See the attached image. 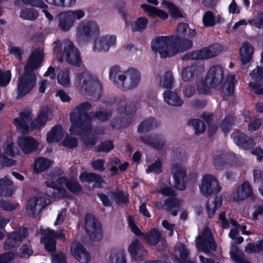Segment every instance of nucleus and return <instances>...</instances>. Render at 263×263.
<instances>
[{"instance_id": "f257e3e1", "label": "nucleus", "mask_w": 263, "mask_h": 263, "mask_svg": "<svg viewBox=\"0 0 263 263\" xmlns=\"http://www.w3.org/2000/svg\"><path fill=\"white\" fill-rule=\"evenodd\" d=\"M89 102H84L77 106L74 111L70 114V121L71 127L69 129L71 134L81 135L91 129L92 119H97L104 122L109 120L112 115L110 110H100L87 112L92 108Z\"/></svg>"}, {"instance_id": "f03ea898", "label": "nucleus", "mask_w": 263, "mask_h": 263, "mask_svg": "<svg viewBox=\"0 0 263 263\" xmlns=\"http://www.w3.org/2000/svg\"><path fill=\"white\" fill-rule=\"evenodd\" d=\"M44 57V51L40 48H36L30 54L24 66V72L18 77L17 81V99L24 98L35 86L36 76L34 70L41 67Z\"/></svg>"}, {"instance_id": "7ed1b4c3", "label": "nucleus", "mask_w": 263, "mask_h": 263, "mask_svg": "<svg viewBox=\"0 0 263 263\" xmlns=\"http://www.w3.org/2000/svg\"><path fill=\"white\" fill-rule=\"evenodd\" d=\"M167 36L156 37L151 42V48L155 53H158L161 58L172 57L179 51L184 52L192 48L191 38L175 37Z\"/></svg>"}, {"instance_id": "20e7f679", "label": "nucleus", "mask_w": 263, "mask_h": 263, "mask_svg": "<svg viewBox=\"0 0 263 263\" xmlns=\"http://www.w3.org/2000/svg\"><path fill=\"white\" fill-rule=\"evenodd\" d=\"M77 87L82 93L89 96L95 95L100 96L102 86L95 76L88 71H83L77 74L76 77Z\"/></svg>"}, {"instance_id": "39448f33", "label": "nucleus", "mask_w": 263, "mask_h": 263, "mask_svg": "<svg viewBox=\"0 0 263 263\" xmlns=\"http://www.w3.org/2000/svg\"><path fill=\"white\" fill-rule=\"evenodd\" d=\"M100 28L94 21H84L77 26L76 37L79 42L89 41L91 37H97L99 35Z\"/></svg>"}, {"instance_id": "423d86ee", "label": "nucleus", "mask_w": 263, "mask_h": 263, "mask_svg": "<svg viewBox=\"0 0 263 263\" xmlns=\"http://www.w3.org/2000/svg\"><path fill=\"white\" fill-rule=\"evenodd\" d=\"M85 229L91 240L99 241L102 238V226L91 214L87 213L84 218Z\"/></svg>"}, {"instance_id": "0eeeda50", "label": "nucleus", "mask_w": 263, "mask_h": 263, "mask_svg": "<svg viewBox=\"0 0 263 263\" xmlns=\"http://www.w3.org/2000/svg\"><path fill=\"white\" fill-rule=\"evenodd\" d=\"M126 74L129 77L130 83L128 84L127 83L126 76L124 74H120L118 77V80L121 82L119 85L118 82L117 83H114L117 84V86L123 89V90H126L128 89H133L136 87L139 83L141 74L140 72L134 68H129L126 72Z\"/></svg>"}, {"instance_id": "6e6552de", "label": "nucleus", "mask_w": 263, "mask_h": 263, "mask_svg": "<svg viewBox=\"0 0 263 263\" xmlns=\"http://www.w3.org/2000/svg\"><path fill=\"white\" fill-rule=\"evenodd\" d=\"M221 189L219 183L215 177L205 174L202 180L200 190L203 195L208 197L210 195L217 194Z\"/></svg>"}, {"instance_id": "1a4fd4ad", "label": "nucleus", "mask_w": 263, "mask_h": 263, "mask_svg": "<svg viewBox=\"0 0 263 263\" xmlns=\"http://www.w3.org/2000/svg\"><path fill=\"white\" fill-rule=\"evenodd\" d=\"M28 231V229L24 227L22 229L9 234L4 242V249L8 251L18 247L22 243L23 240L27 237Z\"/></svg>"}, {"instance_id": "9d476101", "label": "nucleus", "mask_w": 263, "mask_h": 263, "mask_svg": "<svg viewBox=\"0 0 263 263\" xmlns=\"http://www.w3.org/2000/svg\"><path fill=\"white\" fill-rule=\"evenodd\" d=\"M206 81L214 88H217L222 83L224 75L223 68L219 65L212 66L206 73Z\"/></svg>"}, {"instance_id": "9b49d317", "label": "nucleus", "mask_w": 263, "mask_h": 263, "mask_svg": "<svg viewBox=\"0 0 263 263\" xmlns=\"http://www.w3.org/2000/svg\"><path fill=\"white\" fill-rule=\"evenodd\" d=\"M32 117L29 111H23L20 113V117L14 119V124L17 130L22 134H28L31 129Z\"/></svg>"}, {"instance_id": "f8f14e48", "label": "nucleus", "mask_w": 263, "mask_h": 263, "mask_svg": "<svg viewBox=\"0 0 263 263\" xmlns=\"http://www.w3.org/2000/svg\"><path fill=\"white\" fill-rule=\"evenodd\" d=\"M171 173L174 180L175 187L180 191L184 190L187 184L185 180L186 176V169L179 165H174L171 169Z\"/></svg>"}, {"instance_id": "ddd939ff", "label": "nucleus", "mask_w": 263, "mask_h": 263, "mask_svg": "<svg viewBox=\"0 0 263 263\" xmlns=\"http://www.w3.org/2000/svg\"><path fill=\"white\" fill-rule=\"evenodd\" d=\"M63 52L68 63L80 67L82 63L81 54L78 49L69 42L64 48Z\"/></svg>"}, {"instance_id": "4468645a", "label": "nucleus", "mask_w": 263, "mask_h": 263, "mask_svg": "<svg viewBox=\"0 0 263 263\" xmlns=\"http://www.w3.org/2000/svg\"><path fill=\"white\" fill-rule=\"evenodd\" d=\"M18 145L25 154H30L36 151L39 143L32 137L21 136L18 138Z\"/></svg>"}, {"instance_id": "2eb2a0df", "label": "nucleus", "mask_w": 263, "mask_h": 263, "mask_svg": "<svg viewBox=\"0 0 263 263\" xmlns=\"http://www.w3.org/2000/svg\"><path fill=\"white\" fill-rule=\"evenodd\" d=\"M70 252L74 258L80 263H88L90 260L89 253L79 241H73Z\"/></svg>"}, {"instance_id": "dca6fc26", "label": "nucleus", "mask_w": 263, "mask_h": 263, "mask_svg": "<svg viewBox=\"0 0 263 263\" xmlns=\"http://www.w3.org/2000/svg\"><path fill=\"white\" fill-rule=\"evenodd\" d=\"M140 140L141 142L151 147L157 149L162 150L166 143L164 136L160 134H156L154 136H141Z\"/></svg>"}, {"instance_id": "f3484780", "label": "nucleus", "mask_w": 263, "mask_h": 263, "mask_svg": "<svg viewBox=\"0 0 263 263\" xmlns=\"http://www.w3.org/2000/svg\"><path fill=\"white\" fill-rule=\"evenodd\" d=\"M196 245L199 250L204 252L209 251L208 246L209 248L212 251H215L217 248V244L210 232L209 236L205 233H204V237L198 236L196 238Z\"/></svg>"}, {"instance_id": "a211bd4d", "label": "nucleus", "mask_w": 263, "mask_h": 263, "mask_svg": "<svg viewBox=\"0 0 263 263\" xmlns=\"http://www.w3.org/2000/svg\"><path fill=\"white\" fill-rule=\"evenodd\" d=\"M232 136L234 143L240 148L250 149L254 146L253 139L240 131L233 133Z\"/></svg>"}, {"instance_id": "6ab92c4d", "label": "nucleus", "mask_w": 263, "mask_h": 263, "mask_svg": "<svg viewBox=\"0 0 263 263\" xmlns=\"http://www.w3.org/2000/svg\"><path fill=\"white\" fill-rule=\"evenodd\" d=\"M79 179L82 182H94L93 188L101 189L102 187V184L106 183L101 175L95 173L82 172L79 176Z\"/></svg>"}, {"instance_id": "aec40b11", "label": "nucleus", "mask_w": 263, "mask_h": 263, "mask_svg": "<svg viewBox=\"0 0 263 263\" xmlns=\"http://www.w3.org/2000/svg\"><path fill=\"white\" fill-rule=\"evenodd\" d=\"M161 122L157 119L149 117L144 119L138 126L137 132L139 134L149 133L150 131L159 128Z\"/></svg>"}, {"instance_id": "412c9836", "label": "nucleus", "mask_w": 263, "mask_h": 263, "mask_svg": "<svg viewBox=\"0 0 263 263\" xmlns=\"http://www.w3.org/2000/svg\"><path fill=\"white\" fill-rule=\"evenodd\" d=\"M204 66L197 64L184 68L182 70V78L184 81H189L192 79L198 77L204 72Z\"/></svg>"}, {"instance_id": "4be33fe9", "label": "nucleus", "mask_w": 263, "mask_h": 263, "mask_svg": "<svg viewBox=\"0 0 263 263\" xmlns=\"http://www.w3.org/2000/svg\"><path fill=\"white\" fill-rule=\"evenodd\" d=\"M128 251L131 257L136 261H141L144 258V248L138 239L133 240L129 245Z\"/></svg>"}, {"instance_id": "5701e85b", "label": "nucleus", "mask_w": 263, "mask_h": 263, "mask_svg": "<svg viewBox=\"0 0 263 263\" xmlns=\"http://www.w3.org/2000/svg\"><path fill=\"white\" fill-rule=\"evenodd\" d=\"M253 195V189L249 182L245 181L234 195V200L239 202L251 197Z\"/></svg>"}, {"instance_id": "b1692460", "label": "nucleus", "mask_w": 263, "mask_h": 263, "mask_svg": "<svg viewBox=\"0 0 263 263\" xmlns=\"http://www.w3.org/2000/svg\"><path fill=\"white\" fill-rule=\"evenodd\" d=\"M116 41V36L115 35L101 37L98 42H94L93 50L94 51L96 50L107 51L115 44Z\"/></svg>"}, {"instance_id": "393cba45", "label": "nucleus", "mask_w": 263, "mask_h": 263, "mask_svg": "<svg viewBox=\"0 0 263 263\" xmlns=\"http://www.w3.org/2000/svg\"><path fill=\"white\" fill-rule=\"evenodd\" d=\"M141 8L148 13V15L152 18L158 17L162 20H166L168 17L167 13L165 11L148 4H141Z\"/></svg>"}, {"instance_id": "a878e982", "label": "nucleus", "mask_w": 263, "mask_h": 263, "mask_svg": "<svg viewBox=\"0 0 263 263\" xmlns=\"http://www.w3.org/2000/svg\"><path fill=\"white\" fill-rule=\"evenodd\" d=\"M196 33L195 30L190 28L187 23H179L177 27L175 37L192 38L196 35Z\"/></svg>"}, {"instance_id": "bb28decb", "label": "nucleus", "mask_w": 263, "mask_h": 263, "mask_svg": "<svg viewBox=\"0 0 263 263\" xmlns=\"http://www.w3.org/2000/svg\"><path fill=\"white\" fill-rule=\"evenodd\" d=\"M64 136L63 129L61 125L53 126L47 134L46 141L48 143L60 141Z\"/></svg>"}, {"instance_id": "cd10ccee", "label": "nucleus", "mask_w": 263, "mask_h": 263, "mask_svg": "<svg viewBox=\"0 0 263 263\" xmlns=\"http://www.w3.org/2000/svg\"><path fill=\"white\" fill-rule=\"evenodd\" d=\"M109 259L111 263H126V255L123 248H113L110 250Z\"/></svg>"}, {"instance_id": "c85d7f7f", "label": "nucleus", "mask_w": 263, "mask_h": 263, "mask_svg": "<svg viewBox=\"0 0 263 263\" xmlns=\"http://www.w3.org/2000/svg\"><path fill=\"white\" fill-rule=\"evenodd\" d=\"M73 25V19L71 18L68 11L61 13L59 14V27L63 31H69Z\"/></svg>"}, {"instance_id": "c756f323", "label": "nucleus", "mask_w": 263, "mask_h": 263, "mask_svg": "<svg viewBox=\"0 0 263 263\" xmlns=\"http://www.w3.org/2000/svg\"><path fill=\"white\" fill-rule=\"evenodd\" d=\"M161 238V234L156 228H152L149 232L144 233L143 239L149 246H156Z\"/></svg>"}, {"instance_id": "7c9ffc66", "label": "nucleus", "mask_w": 263, "mask_h": 263, "mask_svg": "<svg viewBox=\"0 0 263 263\" xmlns=\"http://www.w3.org/2000/svg\"><path fill=\"white\" fill-rule=\"evenodd\" d=\"M164 101L169 105L175 106H180L183 103L178 94L170 90H166L163 92Z\"/></svg>"}, {"instance_id": "2f4dec72", "label": "nucleus", "mask_w": 263, "mask_h": 263, "mask_svg": "<svg viewBox=\"0 0 263 263\" xmlns=\"http://www.w3.org/2000/svg\"><path fill=\"white\" fill-rule=\"evenodd\" d=\"M134 120L133 116L120 117L114 118L111 122V125L113 128L117 129H123L128 126Z\"/></svg>"}, {"instance_id": "473e14b6", "label": "nucleus", "mask_w": 263, "mask_h": 263, "mask_svg": "<svg viewBox=\"0 0 263 263\" xmlns=\"http://www.w3.org/2000/svg\"><path fill=\"white\" fill-rule=\"evenodd\" d=\"M52 162L44 157H39L35 160L33 172L36 174L41 173L47 170L51 165Z\"/></svg>"}, {"instance_id": "72a5a7b5", "label": "nucleus", "mask_w": 263, "mask_h": 263, "mask_svg": "<svg viewBox=\"0 0 263 263\" xmlns=\"http://www.w3.org/2000/svg\"><path fill=\"white\" fill-rule=\"evenodd\" d=\"M42 234L44 235V238L41 239V242L44 244L45 249L50 253L55 252L57 242L55 239L50 236L46 232V230H44Z\"/></svg>"}, {"instance_id": "f704fd0d", "label": "nucleus", "mask_w": 263, "mask_h": 263, "mask_svg": "<svg viewBox=\"0 0 263 263\" xmlns=\"http://www.w3.org/2000/svg\"><path fill=\"white\" fill-rule=\"evenodd\" d=\"M202 49L205 59H208L218 55L222 51V47L219 44L215 43L209 47L202 48Z\"/></svg>"}, {"instance_id": "c9c22d12", "label": "nucleus", "mask_w": 263, "mask_h": 263, "mask_svg": "<svg viewBox=\"0 0 263 263\" xmlns=\"http://www.w3.org/2000/svg\"><path fill=\"white\" fill-rule=\"evenodd\" d=\"M245 121L248 122V130L250 132L257 131L263 124L262 119L256 116H247Z\"/></svg>"}, {"instance_id": "e433bc0d", "label": "nucleus", "mask_w": 263, "mask_h": 263, "mask_svg": "<svg viewBox=\"0 0 263 263\" xmlns=\"http://www.w3.org/2000/svg\"><path fill=\"white\" fill-rule=\"evenodd\" d=\"M48 109L41 110L36 119L31 124V130L40 128L44 126L47 121Z\"/></svg>"}, {"instance_id": "4c0bfd02", "label": "nucleus", "mask_w": 263, "mask_h": 263, "mask_svg": "<svg viewBox=\"0 0 263 263\" xmlns=\"http://www.w3.org/2000/svg\"><path fill=\"white\" fill-rule=\"evenodd\" d=\"M39 16L38 11L33 8H22L20 16L24 20L34 21Z\"/></svg>"}, {"instance_id": "58836bf2", "label": "nucleus", "mask_w": 263, "mask_h": 263, "mask_svg": "<svg viewBox=\"0 0 263 263\" xmlns=\"http://www.w3.org/2000/svg\"><path fill=\"white\" fill-rule=\"evenodd\" d=\"M187 125L189 126H192L193 127L195 130V134L197 135H201L206 129L205 123L200 119H190L188 121Z\"/></svg>"}, {"instance_id": "ea45409f", "label": "nucleus", "mask_w": 263, "mask_h": 263, "mask_svg": "<svg viewBox=\"0 0 263 263\" xmlns=\"http://www.w3.org/2000/svg\"><path fill=\"white\" fill-rule=\"evenodd\" d=\"M148 23L147 18L145 17H138L132 24V31L143 32L147 28Z\"/></svg>"}, {"instance_id": "a19ab883", "label": "nucleus", "mask_w": 263, "mask_h": 263, "mask_svg": "<svg viewBox=\"0 0 263 263\" xmlns=\"http://www.w3.org/2000/svg\"><path fill=\"white\" fill-rule=\"evenodd\" d=\"M66 187L69 192L75 195H78L83 190L82 185L73 178L68 179Z\"/></svg>"}, {"instance_id": "79ce46f5", "label": "nucleus", "mask_w": 263, "mask_h": 263, "mask_svg": "<svg viewBox=\"0 0 263 263\" xmlns=\"http://www.w3.org/2000/svg\"><path fill=\"white\" fill-rule=\"evenodd\" d=\"M181 201L175 196L167 198L164 202L163 207L167 212L171 211L174 208L180 209Z\"/></svg>"}, {"instance_id": "37998d69", "label": "nucleus", "mask_w": 263, "mask_h": 263, "mask_svg": "<svg viewBox=\"0 0 263 263\" xmlns=\"http://www.w3.org/2000/svg\"><path fill=\"white\" fill-rule=\"evenodd\" d=\"M234 122V117L233 115H229L221 121L220 128L224 133L227 134L230 132Z\"/></svg>"}, {"instance_id": "c03bdc74", "label": "nucleus", "mask_w": 263, "mask_h": 263, "mask_svg": "<svg viewBox=\"0 0 263 263\" xmlns=\"http://www.w3.org/2000/svg\"><path fill=\"white\" fill-rule=\"evenodd\" d=\"M166 7L171 16L173 18H184L185 17L181 10L175 4L167 1Z\"/></svg>"}, {"instance_id": "a18cd8bd", "label": "nucleus", "mask_w": 263, "mask_h": 263, "mask_svg": "<svg viewBox=\"0 0 263 263\" xmlns=\"http://www.w3.org/2000/svg\"><path fill=\"white\" fill-rule=\"evenodd\" d=\"M115 147L114 142L108 140L100 143L97 146L95 147L94 152L95 153H109L112 151Z\"/></svg>"}, {"instance_id": "49530a36", "label": "nucleus", "mask_w": 263, "mask_h": 263, "mask_svg": "<svg viewBox=\"0 0 263 263\" xmlns=\"http://www.w3.org/2000/svg\"><path fill=\"white\" fill-rule=\"evenodd\" d=\"M245 251L249 254L259 253L263 251V239L258 241L256 243L250 242L245 247Z\"/></svg>"}, {"instance_id": "de8ad7c7", "label": "nucleus", "mask_w": 263, "mask_h": 263, "mask_svg": "<svg viewBox=\"0 0 263 263\" xmlns=\"http://www.w3.org/2000/svg\"><path fill=\"white\" fill-rule=\"evenodd\" d=\"M42 199L41 197L39 198L33 197L28 201L26 210L29 215H31L33 217L35 216L36 212L35 211V209L37 204H40L42 202Z\"/></svg>"}, {"instance_id": "09e8293b", "label": "nucleus", "mask_w": 263, "mask_h": 263, "mask_svg": "<svg viewBox=\"0 0 263 263\" xmlns=\"http://www.w3.org/2000/svg\"><path fill=\"white\" fill-rule=\"evenodd\" d=\"M197 89L200 94H209L210 92L211 88L212 87L209 84V82L206 81V77L205 79H201L196 82Z\"/></svg>"}, {"instance_id": "8fccbe9b", "label": "nucleus", "mask_w": 263, "mask_h": 263, "mask_svg": "<svg viewBox=\"0 0 263 263\" xmlns=\"http://www.w3.org/2000/svg\"><path fill=\"white\" fill-rule=\"evenodd\" d=\"M110 193L113 196L117 204H124L127 205L128 203V195L125 196L122 191H119L117 192L111 191Z\"/></svg>"}, {"instance_id": "3c124183", "label": "nucleus", "mask_w": 263, "mask_h": 263, "mask_svg": "<svg viewBox=\"0 0 263 263\" xmlns=\"http://www.w3.org/2000/svg\"><path fill=\"white\" fill-rule=\"evenodd\" d=\"M231 258L236 263H239L244 258L243 252L236 245H233L230 252Z\"/></svg>"}, {"instance_id": "603ef678", "label": "nucleus", "mask_w": 263, "mask_h": 263, "mask_svg": "<svg viewBox=\"0 0 263 263\" xmlns=\"http://www.w3.org/2000/svg\"><path fill=\"white\" fill-rule=\"evenodd\" d=\"M33 250L31 247L27 244H24L21 246L17 256L21 258L28 259L33 254Z\"/></svg>"}, {"instance_id": "864d4df0", "label": "nucleus", "mask_w": 263, "mask_h": 263, "mask_svg": "<svg viewBox=\"0 0 263 263\" xmlns=\"http://www.w3.org/2000/svg\"><path fill=\"white\" fill-rule=\"evenodd\" d=\"M173 73L170 71L165 72L162 79L160 81V85L164 88H171L174 85Z\"/></svg>"}, {"instance_id": "5fc2aeb1", "label": "nucleus", "mask_w": 263, "mask_h": 263, "mask_svg": "<svg viewBox=\"0 0 263 263\" xmlns=\"http://www.w3.org/2000/svg\"><path fill=\"white\" fill-rule=\"evenodd\" d=\"M202 48L186 53L183 57V60L205 59Z\"/></svg>"}, {"instance_id": "6e6d98bb", "label": "nucleus", "mask_w": 263, "mask_h": 263, "mask_svg": "<svg viewBox=\"0 0 263 263\" xmlns=\"http://www.w3.org/2000/svg\"><path fill=\"white\" fill-rule=\"evenodd\" d=\"M250 76L255 82L253 83H263V68L257 66L256 69L252 70Z\"/></svg>"}, {"instance_id": "4d7b16f0", "label": "nucleus", "mask_w": 263, "mask_h": 263, "mask_svg": "<svg viewBox=\"0 0 263 263\" xmlns=\"http://www.w3.org/2000/svg\"><path fill=\"white\" fill-rule=\"evenodd\" d=\"M69 73V70L67 69L61 71L57 76L59 83L64 87L68 86L70 84Z\"/></svg>"}, {"instance_id": "13d9d810", "label": "nucleus", "mask_w": 263, "mask_h": 263, "mask_svg": "<svg viewBox=\"0 0 263 263\" xmlns=\"http://www.w3.org/2000/svg\"><path fill=\"white\" fill-rule=\"evenodd\" d=\"M11 77L12 74L10 70H3L0 69V86H7L9 84Z\"/></svg>"}, {"instance_id": "bf43d9fd", "label": "nucleus", "mask_w": 263, "mask_h": 263, "mask_svg": "<svg viewBox=\"0 0 263 263\" xmlns=\"http://www.w3.org/2000/svg\"><path fill=\"white\" fill-rule=\"evenodd\" d=\"M228 164L227 158L224 155L216 156L213 160V165L217 170H223Z\"/></svg>"}, {"instance_id": "052dcab7", "label": "nucleus", "mask_w": 263, "mask_h": 263, "mask_svg": "<svg viewBox=\"0 0 263 263\" xmlns=\"http://www.w3.org/2000/svg\"><path fill=\"white\" fill-rule=\"evenodd\" d=\"M162 164L161 160L157 159L155 162L148 166L146 170L147 174L154 173L157 175L160 174L162 171Z\"/></svg>"}, {"instance_id": "680f3d73", "label": "nucleus", "mask_w": 263, "mask_h": 263, "mask_svg": "<svg viewBox=\"0 0 263 263\" xmlns=\"http://www.w3.org/2000/svg\"><path fill=\"white\" fill-rule=\"evenodd\" d=\"M203 23L205 27H213L215 25L216 21L211 11H206L203 16Z\"/></svg>"}, {"instance_id": "e2e57ef3", "label": "nucleus", "mask_w": 263, "mask_h": 263, "mask_svg": "<svg viewBox=\"0 0 263 263\" xmlns=\"http://www.w3.org/2000/svg\"><path fill=\"white\" fill-rule=\"evenodd\" d=\"M117 110L119 114H124L126 116H133V117H134L136 108L133 105L131 107L130 104L129 106L127 105L125 106H119L117 108Z\"/></svg>"}, {"instance_id": "0e129e2a", "label": "nucleus", "mask_w": 263, "mask_h": 263, "mask_svg": "<svg viewBox=\"0 0 263 263\" xmlns=\"http://www.w3.org/2000/svg\"><path fill=\"white\" fill-rule=\"evenodd\" d=\"M46 183V186L48 187H51L52 189H55L58 191L59 196L61 198H68L69 196V193L67 190L62 186H56V183H53V181L51 182L50 183Z\"/></svg>"}, {"instance_id": "69168bd1", "label": "nucleus", "mask_w": 263, "mask_h": 263, "mask_svg": "<svg viewBox=\"0 0 263 263\" xmlns=\"http://www.w3.org/2000/svg\"><path fill=\"white\" fill-rule=\"evenodd\" d=\"M18 205V203H13L9 200H2L0 202L1 209L7 212H11L16 209Z\"/></svg>"}, {"instance_id": "338daca9", "label": "nucleus", "mask_w": 263, "mask_h": 263, "mask_svg": "<svg viewBox=\"0 0 263 263\" xmlns=\"http://www.w3.org/2000/svg\"><path fill=\"white\" fill-rule=\"evenodd\" d=\"M63 145L68 148H74L78 146V140L73 137L67 136L63 141Z\"/></svg>"}, {"instance_id": "774afa93", "label": "nucleus", "mask_w": 263, "mask_h": 263, "mask_svg": "<svg viewBox=\"0 0 263 263\" xmlns=\"http://www.w3.org/2000/svg\"><path fill=\"white\" fill-rule=\"evenodd\" d=\"M52 263H67V256L62 252L55 253L52 255Z\"/></svg>"}]
</instances>
